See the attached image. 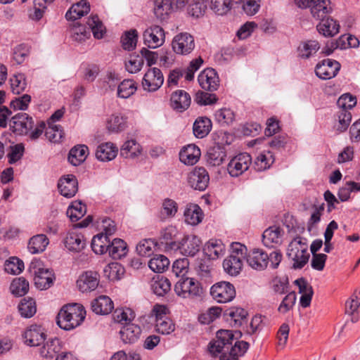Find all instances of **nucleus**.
Masks as SVG:
<instances>
[{"mask_svg": "<svg viewBox=\"0 0 360 360\" xmlns=\"http://www.w3.org/2000/svg\"><path fill=\"white\" fill-rule=\"evenodd\" d=\"M233 334L228 330H220L217 333L216 338L208 346V350L212 356H219V360H238L249 348V343L240 340L236 341L234 345Z\"/></svg>", "mask_w": 360, "mask_h": 360, "instance_id": "nucleus-1", "label": "nucleus"}, {"mask_svg": "<svg viewBox=\"0 0 360 360\" xmlns=\"http://www.w3.org/2000/svg\"><path fill=\"white\" fill-rule=\"evenodd\" d=\"M10 128L18 135H27L31 140H37L46 129L44 122L34 124L33 118L25 112H19L11 117Z\"/></svg>", "mask_w": 360, "mask_h": 360, "instance_id": "nucleus-2", "label": "nucleus"}, {"mask_svg": "<svg viewBox=\"0 0 360 360\" xmlns=\"http://www.w3.org/2000/svg\"><path fill=\"white\" fill-rule=\"evenodd\" d=\"M85 315L86 311L82 304L77 303L67 304L60 310L56 322L60 328L70 330L83 322Z\"/></svg>", "mask_w": 360, "mask_h": 360, "instance_id": "nucleus-3", "label": "nucleus"}, {"mask_svg": "<svg viewBox=\"0 0 360 360\" xmlns=\"http://www.w3.org/2000/svg\"><path fill=\"white\" fill-rule=\"evenodd\" d=\"M287 255L288 258L293 261V269L303 268L309 258L307 239L300 236L295 238L288 245Z\"/></svg>", "mask_w": 360, "mask_h": 360, "instance_id": "nucleus-4", "label": "nucleus"}, {"mask_svg": "<svg viewBox=\"0 0 360 360\" xmlns=\"http://www.w3.org/2000/svg\"><path fill=\"white\" fill-rule=\"evenodd\" d=\"M219 136L221 137V141H217L214 146L211 147L207 155V163L214 167L219 166L225 161L226 151L224 146L231 143V136L229 133L220 132Z\"/></svg>", "mask_w": 360, "mask_h": 360, "instance_id": "nucleus-5", "label": "nucleus"}, {"mask_svg": "<svg viewBox=\"0 0 360 360\" xmlns=\"http://www.w3.org/2000/svg\"><path fill=\"white\" fill-rule=\"evenodd\" d=\"M30 270L34 275V285L40 290L49 288L55 279L53 271L42 266L40 262H32Z\"/></svg>", "mask_w": 360, "mask_h": 360, "instance_id": "nucleus-6", "label": "nucleus"}, {"mask_svg": "<svg viewBox=\"0 0 360 360\" xmlns=\"http://www.w3.org/2000/svg\"><path fill=\"white\" fill-rule=\"evenodd\" d=\"M295 4L300 8H309L313 18L318 20L332 11L330 0H295Z\"/></svg>", "mask_w": 360, "mask_h": 360, "instance_id": "nucleus-7", "label": "nucleus"}, {"mask_svg": "<svg viewBox=\"0 0 360 360\" xmlns=\"http://www.w3.org/2000/svg\"><path fill=\"white\" fill-rule=\"evenodd\" d=\"M168 309L162 304H156L150 312V317L155 319L156 330L159 333L167 335L173 332L174 326L167 317Z\"/></svg>", "mask_w": 360, "mask_h": 360, "instance_id": "nucleus-8", "label": "nucleus"}, {"mask_svg": "<svg viewBox=\"0 0 360 360\" xmlns=\"http://www.w3.org/2000/svg\"><path fill=\"white\" fill-rule=\"evenodd\" d=\"M174 291L177 295L183 298H195L200 297L202 288L198 281L193 278H181L174 285Z\"/></svg>", "mask_w": 360, "mask_h": 360, "instance_id": "nucleus-9", "label": "nucleus"}, {"mask_svg": "<svg viewBox=\"0 0 360 360\" xmlns=\"http://www.w3.org/2000/svg\"><path fill=\"white\" fill-rule=\"evenodd\" d=\"M210 295L216 302L227 303L236 297L235 287L229 282H219L211 287Z\"/></svg>", "mask_w": 360, "mask_h": 360, "instance_id": "nucleus-10", "label": "nucleus"}, {"mask_svg": "<svg viewBox=\"0 0 360 360\" xmlns=\"http://www.w3.org/2000/svg\"><path fill=\"white\" fill-rule=\"evenodd\" d=\"M143 43L150 49L160 47L165 41L163 28L157 25L149 26L143 33Z\"/></svg>", "mask_w": 360, "mask_h": 360, "instance_id": "nucleus-11", "label": "nucleus"}, {"mask_svg": "<svg viewBox=\"0 0 360 360\" xmlns=\"http://www.w3.org/2000/svg\"><path fill=\"white\" fill-rule=\"evenodd\" d=\"M195 41L193 37L187 33L182 32L174 37L172 41L173 51L179 55H188L195 49Z\"/></svg>", "mask_w": 360, "mask_h": 360, "instance_id": "nucleus-12", "label": "nucleus"}, {"mask_svg": "<svg viewBox=\"0 0 360 360\" xmlns=\"http://www.w3.org/2000/svg\"><path fill=\"white\" fill-rule=\"evenodd\" d=\"M251 163L252 158L248 153H240L231 158L228 163V173L232 177H238L249 169Z\"/></svg>", "mask_w": 360, "mask_h": 360, "instance_id": "nucleus-13", "label": "nucleus"}, {"mask_svg": "<svg viewBox=\"0 0 360 360\" xmlns=\"http://www.w3.org/2000/svg\"><path fill=\"white\" fill-rule=\"evenodd\" d=\"M164 82L162 71L158 68H151L145 73L142 86L144 91L154 92L158 90Z\"/></svg>", "mask_w": 360, "mask_h": 360, "instance_id": "nucleus-14", "label": "nucleus"}, {"mask_svg": "<svg viewBox=\"0 0 360 360\" xmlns=\"http://www.w3.org/2000/svg\"><path fill=\"white\" fill-rule=\"evenodd\" d=\"M340 69V64L333 59L327 58L319 63L315 68V72L321 79L334 77Z\"/></svg>", "mask_w": 360, "mask_h": 360, "instance_id": "nucleus-15", "label": "nucleus"}, {"mask_svg": "<svg viewBox=\"0 0 360 360\" xmlns=\"http://www.w3.org/2000/svg\"><path fill=\"white\" fill-rule=\"evenodd\" d=\"M209 181L208 172L204 167H195L188 176L189 185L195 190H205Z\"/></svg>", "mask_w": 360, "mask_h": 360, "instance_id": "nucleus-16", "label": "nucleus"}, {"mask_svg": "<svg viewBox=\"0 0 360 360\" xmlns=\"http://www.w3.org/2000/svg\"><path fill=\"white\" fill-rule=\"evenodd\" d=\"M22 336L25 343L30 347L40 345L46 338L44 328L38 325L30 326L26 329Z\"/></svg>", "mask_w": 360, "mask_h": 360, "instance_id": "nucleus-17", "label": "nucleus"}, {"mask_svg": "<svg viewBox=\"0 0 360 360\" xmlns=\"http://www.w3.org/2000/svg\"><path fill=\"white\" fill-rule=\"evenodd\" d=\"M58 188L60 193L68 198L75 195L78 191V181L73 174H67L61 176L58 182Z\"/></svg>", "mask_w": 360, "mask_h": 360, "instance_id": "nucleus-18", "label": "nucleus"}, {"mask_svg": "<svg viewBox=\"0 0 360 360\" xmlns=\"http://www.w3.org/2000/svg\"><path fill=\"white\" fill-rule=\"evenodd\" d=\"M198 81L202 89L210 91H216L219 86L218 75L212 68L202 71L198 75Z\"/></svg>", "mask_w": 360, "mask_h": 360, "instance_id": "nucleus-19", "label": "nucleus"}, {"mask_svg": "<svg viewBox=\"0 0 360 360\" xmlns=\"http://www.w3.org/2000/svg\"><path fill=\"white\" fill-rule=\"evenodd\" d=\"M202 242L199 237L195 235L184 236L180 241L178 248L184 256L193 257L199 252Z\"/></svg>", "mask_w": 360, "mask_h": 360, "instance_id": "nucleus-20", "label": "nucleus"}, {"mask_svg": "<svg viewBox=\"0 0 360 360\" xmlns=\"http://www.w3.org/2000/svg\"><path fill=\"white\" fill-rule=\"evenodd\" d=\"M268 254L262 249H253L246 257L248 264L253 269L262 271L268 266Z\"/></svg>", "mask_w": 360, "mask_h": 360, "instance_id": "nucleus-21", "label": "nucleus"}, {"mask_svg": "<svg viewBox=\"0 0 360 360\" xmlns=\"http://www.w3.org/2000/svg\"><path fill=\"white\" fill-rule=\"evenodd\" d=\"M98 274L91 271L84 272L77 281V285L82 292L94 290L98 287Z\"/></svg>", "mask_w": 360, "mask_h": 360, "instance_id": "nucleus-22", "label": "nucleus"}, {"mask_svg": "<svg viewBox=\"0 0 360 360\" xmlns=\"http://www.w3.org/2000/svg\"><path fill=\"white\" fill-rule=\"evenodd\" d=\"M283 230L277 226H272L266 229L262 234V243L268 248H273L282 243Z\"/></svg>", "mask_w": 360, "mask_h": 360, "instance_id": "nucleus-23", "label": "nucleus"}, {"mask_svg": "<svg viewBox=\"0 0 360 360\" xmlns=\"http://www.w3.org/2000/svg\"><path fill=\"white\" fill-rule=\"evenodd\" d=\"M64 244L67 249L72 252H79L86 246L84 236L75 229L67 233Z\"/></svg>", "mask_w": 360, "mask_h": 360, "instance_id": "nucleus-24", "label": "nucleus"}, {"mask_svg": "<svg viewBox=\"0 0 360 360\" xmlns=\"http://www.w3.org/2000/svg\"><path fill=\"white\" fill-rule=\"evenodd\" d=\"M118 148L113 143L105 142L97 146L96 158L101 162H109L116 158Z\"/></svg>", "mask_w": 360, "mask_h": 360, "instance_id": "nucleus-25", "label": "nucleus"}, {"mask_svg": "<svg viewBox=\"0 0 360 360\" xmlns=\"http://www.w3.org/2000/svg\"><path fill=\"white\" fill-rule=\"evenodd\" d=\"M201 152L200 148L194 144L184 146L179 153V160L184 165H193L200 159Z\"/></svg>", "mask_w": 360, "mask_h": 360, "instance_id": "nucleus-26", "label": "nucleus"}, {"mask_svg": "<svg viewBox=\"0 0 360 360\" xmlns=\"http://www.w3.org/2000/svg\"><path fill=\"white\" fill-rule=\"evenodd\" d=\"M190 95L184 90H176L171 96V106L173 109L183 112L191 105Z\"/></svg>", "mask_w": 360, "mask_h": 360, "instance_id": "nucleus-27", "label": "nucleus"}, {"mask_svg": "<svg viewBox=\"0 0 360 360\" xmlns=\"http://www.w3.org/2000/svg\"><path fill=\"white\" fill-rule=\"evenodd\" d=\"M127 118L120 112L110 115L106 120V128L111 133H119L127 127Z\"/></svg>", "mask_w": 360, "mask_h": 360, "instance_id": "nucleus-28", "label": "nucleus"}, {"mask_svg": "<svg viewBox=\"0 0 360 360\" xmlns=\"http://www.w3.org/2000/svg\"><path fill=\"white\" fill-rule=\"evenodd\" d=\"M184 221L191 226L200 224L204 217L203 212L197 204L187 205L184 212Z\"/></svg>", "mask_w": 360, "mask_h": 360, "instance_id": "nucleus-29", "label": "nucleus"}, {"mask_svg": "<svg viewBox=\"0 0 360 360\" xmlns=\"http://www.w3.org/2000/svg\"><path fill=\"white\" fill-rule=\"evenodd\" d=\"M203 251L210 259H217L225 254V245L221 240L211 239L205 244Z\"/></svg>", "mask_w": 360, "mask_h": 360, "instance_id": "nucleus-30", "label": "nucleus"}, {"mask_svg": "<svg viewBox=\"0 0 360 360\" xmlns=\"http://www.w3.org/2000/svg\"><path fill=\"white\" fill-rule=\"evenodd\" d=\"M141 333V328L134 323H128L122 326L120 335L123 342L132 344L136 342Z\"/></svg>", "mask_w": 360, "mask_h": 360, "instance_id": "nucleus-31", "label": "nucleus"}, {"mask_svg": "<svg viewBox=\"0 0 360 360\" xmlns=\"http://www.w3.org/2000/svg\"><path fill=\"white\" fill-rule=\"evenodd\" d=\"M212 123L207 117H198L193 125L194 136L198 139H203L210 132Z\"/></svg>", "mask_w": 360, "mask_h": 360, "instance_id": "nucleus-32", "label": "nucleus"}, {"mask_svg": "<svg viewBox=\"0 0 360 360\" xmlns=\"http://www.w3.org/2000/svg\"><path fill=\"white\" fill-rule=\"evenodd\" d=\"M90 11V4L86 0H81L73 4L67 11L65 18L68 20H76Z\"/></svg>", "mask_w": 360, "mask_h": 360, "instance_id": "nucleus-33", "label": "nucleus"}, {"mask_svg": "<svg viewBox=\"0 0 360 360\" xmlns=\"http://www.w3.org/2000/svg\"><path fill=\"white\" fill-rule=\"evenodd\" d=\"M113 308V302L108 296H100L91 302L92 311L97 314H108Z\"/></svg>", "mask_w": 360, "mask_h": 360, "instance_id": "nucleus-34", "label": "nucleus"}, {"mask_svg": "<svg viewBox=\"0 0 360 360\" xmlns=\"http://www.w3.org/2000/svg\"><path fill=\"white\" fill-rule=\"evenodd\" d=\"M317 25L318 32L325 37H333L339 32L340 25L333 18H323Z\"/></svg>", "mask_w": 360, "mask_h": 360, "instance_id": "nucleus-35", "label": "nucleus"}, {"mask_svg": "<svg viewBox=\"0 0 360 360\" xmlns=\"http://www.w3.org/2000/svg\"><path fill=\"white\" fill-rule=\"evenodd\" d=\"M89 154V148L85 145H77L69 152L68 161L74 166H77L85 161Z\"/></svg>", "mask_w": 360, "mask_h": 360, "instance_id": "nucleus-36", "label": "nucleus"}, {"mask_svg": "<svg viewBox=\"0 0 360 360\" xmlns=\"http://www.w3.org/2000/svg\"><path fill=\"white\" fill-rule=\"evenodd\" d=\"M49 243V240L44 234H37L32 237L27 245V249L32 254L43 252Z\"/></svg>", "mask_w": 360, "mask_h": 360, "instance_id": "nucleus-37", "label": "nucleus"}, {"mask_svg": "<svg viewBox=\"0 0 360 360\" xmlns=\"http://www.w3.org/2000/svg\"><path fill=\"white\" fill-rule=\"evenodd\" d=\"M320 44L316 40H307L300 43L297 48L298 57L307 59L314 56L319 50Z\"/></svg>", "mask_w": 360, "mask_h": 360, "instance_id": "nucleus-38", "label": "nucleus"}, {"mask_svg": "<svg viewBox=\"0 0 360 360\" xmlns=\"http://www.w3.org/2000/svg\"><path fill=\"white\" fill-rule=\"evenodd\" d=\"M243 266V260L233 255H229L223 262L224 271L231 276H238L241 271Z\"/></svg>", "mask_w": 360, "mask_h": 360, "instance_id": "nucleus-39", "label": "nucleus"}, {"mask_svg": "<svg viewBox=\"0 0 360 360\" xmlns=\"http://www.w3.org/2000/svg\"><path fill=\"white\" fill-rule=\"evenodd\" d=\"M62 349L61 342L57 338H51L40 349V354L44 358H53Z\"/></svg>", "mask_w": 360, "mask_h": 360, "instance_id": "nucleus-40", "label": "nucleus"}, {"mask_svg": "<svg viewBox=\"0 0 360 360\" xmlns=\"http://www.w3.org/2000/svg\"><path fill=\"white\" fill-rule=\"evenodd\" d=\"M178 211V205L172 199L165 198L162 203L159 218L161 221H165L175 217Z\"/></svg>", "mask_w": 360, "mask_h": 360, "instance_id": "nucleus-41", "label": "nucleus"}, {"mask_svg": "<svg viewBox=\"0 0 360 360\" xmlns=\"http://www.w3.org/2000/svg\"><path fill=\"white\" fill-rule=\"evenodd\" d=\"M110 238L102 233L94 236L91 240V248L96 254L103 255L108 250Z\"/></svg>", "mask_w": 360, "mask_h": 360, "instance_id": "nucleus-42", "label": "nucleus"}, {"mask_svg": "<svg viewBox=\"0 0 360 360\" xmlns=\"http://www.w3.org/2000/svg\"><path fill=\"white\" fill-rule=\"evenodd\" d=\"M109 255L115 259L124 257L127 253L126 243L120 238H114L110 241L108 250Z\"/></svg>", "mask_w": 360, "mask_h": 360, "instance_id": "nucleus-43", "label": "nucleus"}, {"mask_svg": "<svg viewBox=\"0 0 360 360\" xmlns=\"http://www.w3.org/2000/svg\"><path fill=\"white\" fill-rule=\"evenodd\" d=\"M274 160L273 153L269 150H264L257 156L254 166L256 170L262 172L269 169Z\"/></svg>", "mask_w": 360, "mask_h": 360, "instance_id": "nucleus-44", "label": "nucleus"}, {"mask_svg": "<svg viewBox=\"0 0 360 360\" xmlns=\"http://www.w3.org/2000/svg\"><path fill=\"white\" fill-rule=\"evenodd\" d=\"M137 90V86L133 79H124L119 83L117 89V96L120 98H128Z\"/></svg>", "mask_w": 360, "mask_h": 360, "instance_id": "nucleus-45", "label": "nucleus"}, {"mask_svg": "<svg viewBox=\"0 0 360 360\" xmlns=\"http://www.w3.org/2000/svg\"><path fill=\"white\" fill-rule=\"evenodd\" d=\"M171 288L169 281L164 276H157L151 283V290L158 296H164Z\"/></svg>", "mask_w": 360, "mask_h": 360, "instance_id": "nucleus-46", "label": "nucleus"}, {"mask_svg": "<svg viewBox=\"0 0 360 360\" xmlns=\"http://www.w3.org/2000/svg\"><path fill=\"white\" fill-rule=\"evenodd\" d=\"M141 153V146L135 140H128L120 149V155L124 158H134Z\"/></svg>", "mask_w": 360, "mask_h": 360, "instance_id": "nucleus-47", "label": "nucleus"}, {"mask_svg": "<svg viewBox=\"0 0 360 360\" xmlns=\"http://www.w3.org/2000/svg\"><path fill=\"white\" fill-rule=\"evenodd\" d=\"M86 205L81 201H74L68 207L66 214L72 221L80 219L86 213Z\"/></svg>", "mask_w": 360, "mask_h": 360, "instance_id": "nucleus-48", "label": "nucleus"}, {"mask_svg": "<svg viewBox=\"0 0 360 360\" xmlns=\"http://www.w3.org/2000/svg\"><path fill=\"white\" fill-rule=\"evenodd\" d=\"M103 272L109 280L117 281L123 276L124 269L120 263L112 262L105 267Z\"/></svg>", "mask_w": 360, "mask_h": 360, "instance_id": "nucleus-49", "label": "nucleus"}, {"mask_svg": "<svg viewBox=\"0 0 360 360\" xmlns=\"http://www.w3.org/2000/svg\"><path fill=\"white\" fill-rule=\"evenodd\" d=\"M169 265V261L163 255H155L148 262L149 268L154 272L162 273Z\"/></svg>", "mask_w": 360, "mask_h": 360, "instance_id": "nucleus-50", "label": "nucleus"}, {"mask_svg": "<svg viewBox=\"0 0 360 360\" xmlns=\"http://www.w3.org/2000/svg\"><path fill=\"white\" fill-rule=\"evenodd\" d=\"M112 316L115 322L123 326L130 323L135 318L134 312L130 308L117 309Z\"/></svg>", "mask_w": 360, "mask_h": 360, "instance_id": "nucleus-51", "label": "nucleus"}, {"mask_svg": "<svg viewBox=\"0 0 360 360\" xmlns=\"http://www.w3.org/2000/svg\"><path fill=\"white\" fill-rule=\"evenodd\" d=\"M12 92L15 94H20L27 88L26 77L22 73H16L10 79Z\"/></svg>", "mask_w": 360, "mask_h": 360, "instance_id": "nucleus-52", "label": "nucleus"}, {"mask_svg": "<svg viewBox=\"0 0 360 360\" xmlns=\"http://www.w3.org/2000/svg\"><path fill=\"white\" fill-rule=\"evenodd\" d=\"M18 311L20 315L24 318L33 316L37 311L34 300L32 298H24L18 305Z\"/></svg>", "mask_w": 360, "mask_h": 360, "instance_id": "nucleus-53", "label": "nucleus"}, {"mask_svg": "<svg viewBox=\"0 0 360 360\" xmlns=\"http://www.w3.org/2000/svg\"><path fill=\"white\" fill-rule=\"evenodd\" d=\"M11 292L15 296H23L29 290V283L23 277L15 278L10 286Z\"/></svg>", "mask_w": 360, "mask_h": 360, "instance_id": "nucleus-54", "label": "nucleus"}, {"mask_svg": "<svg viewBox=\"0 0 360 360\" xmlns=\"http://www.w3.org/2000/svg\"><path fill=\"white\" fill-rule=\"evenodd\" d=\"M87 25L95 38L102 39L103 37L105 28L97 15H91L87 21Z\"/></svg>", "mask_w": 360, "mask_h": 360, "instance_id": "nucleus-55", "label": "nucleus"}, {"mask_svg": "<svg viewBox=\"0 0 360 360\" xmlns=\"http://www.w3.org/2000/svg\"><path fill=\"white\" fill-rule=\"evenodd\" d=\"M83 78L89 82H94L99 73V67L93 63H84L81 67Z\"/></svg>", "mask_w": 360, "mask_h": 360, "instance_id": "nucleus-56", "label": "nucleus"}, {"mask_svg": "<svg viewBox=\"0 0 360 360\" xmlns=\"http://www.w3.org/2000/svg\"><path fill=\"white\" fill-rule=\"evenodd\" d=\"M138 39V32L136 30H130L122 37V44L124 49L132 50L136 47Z\"/></svg>", "mask_w": 360, "mask_h": 360, "instance_id": "nucleus-57", "label": "nucleus"}, {"mask_svg": "<svg viewBox=\"0 0 360 360\" xmlns=\"http://www.w3.org/2000/svg\"><path fill=\"white\" fill-rule=\"evenodd\" d=\"M45 135L51 141L59 142L63 138V130L60 125L49 122Z\"/></svg>", "mask_w": 360, "mask_h": 360, "instance_id": "nucleus-58", "label": "nucleus"}, {"mask_svg": "<svg viewBox=\"0 0 360 360\" xmlns=\"http://www.w3.org/2000/svg\"><path fill=\"white\" fill-rule=\"evenodd\" d=\"M24 269V263L17 257H11L4 264L5 271L11 274H19Z\"/></svg>", "mask_w": 360, "mask_h": 360, "instance_id": "nucleus-59", "label": "nucleus"}, {"mask_svg": "<svg viewBox=\"0 0 360 360\" xmlns=\"http://www.w3.org/2000/svg\"><path fill=\"white\" fill-rule=\"evenodd\" d=\"M172 3L171 0H156L155 7L154 8L155 13L157 17L165 19V16L167 15L172 10Z\"/></svg>", "mask_w": 360, "mask_h": 360, "instance_id": "nucleus-60", "label": "nucleus"}, {"mask_svg": "<svg viewBox=\"0 0 360 360\" xmlns=\"http://www.w3.org/2000/svg\"><path fill=\"white\" fill-rule=\"evenodd\" d=\"M230 0H210L208 6L217 15H224L231 8Z\"/></svg>", "mask_w": 360, "mask_h": 360, "instance_id": "nucleus-61", "label": "nucleus"}, {"mask_svg": "<svg viewBox=\"0 0 360 360\" xmlns=\"http://www.w3.org/2000/svg\"><path fill=\"white\" fill-rule=\"evenodd\" d=\"M216 120L221 124H229L233 122L235 119V115L230 108H221L216 111Z\"/></svg>", "mask_w": 360, "mask_h": 360, "instance_id": "nucleus-62", "label": "nucleus"}, {"mask_svg": "<svg viewBox=\"0 0 360 360\" xmlns=\"http://www.w3.org/2000/svg\"><path fill=\"white\" fill-rule=\"evenodd\" d=\"M143 65V59L138 55L130 56L125 62V68L130 73H136L141 70Z\"/></svg>", "mask_w": 360, "mask_h": 360, "instance_id": "nucleus-63", "label": "nucleus"}, {"mask_svg": "<svg viewBox=\"0 0 360 360\" xmlns=\"http://www.w3.org/2000/svg\"><path fill=\"white\" fill-rule=\"evenodd\" d=\"M360 307V291L356 290L345 303V312L353 314Z\"/></svg>", "mask_w": 360, "mask_h": 360, "instance_id": "nucleus-64", "label": "nucleus"}]
</instances>
